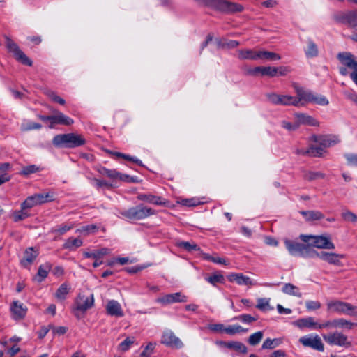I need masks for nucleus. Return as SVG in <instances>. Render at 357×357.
I'll use <instances>...</instances> for the list:
<instances>
[{"instance_id": "obj_1", "label": "nucleus", "mask_w": 357, "mask_h": 357, "mask_svg": "<svg viewBox=\"0 0 357 357\" xmlns=\"http://www.w3.org/2000/svg\"><path fill=\"white\" fill-rule=\"evenodd\" d=\"M52 144L56 147L73 149L84 145L86 139L83 135L74 132L59 134L54 137Z\"/></svg>"}, {"instance_id": "obj_2", "label": "nucleus", "mask_w": 357, "mask_h": 357, "mask_svg": "<svg viewBox=\"0 0 357 357\" xmlns=\"http://www.w3.org/2000/svg\"><path fill=\"white\" fill-rule=\"evenodd\" d=\"M119 213L128 220H140L155 215V211L151 208L145 206L143 204H139L128 210L121 211Z\"/></svg>"}, {"instance_id": "obj_3", "label": "nucleus", "mask_w": 357, "mask_h": 357, "mask_svg": "<svg viewBox=\"0 0 357 357\" xmlns=\"http://www.w3.org/2000/svg\"><path fill=\"white\" fill-rule=\"evenodd\" d=\"M300 239L311 247H315L319 249H334L335 245L331 241L329 236H313L301 234Z\"/></svg>"}, {"instance_id": "obj_4", "label": "nucleus", "mask_w": 357, "mask_h": 357, "mask_svg": "<svg viewBox=\"0 0 357 357\" xmlns=\"http://www.w3.org/2000/svg\"><path fill=\"white\" fill-rule=\"evenodd\" d=\"M284 245L289 254L293 256H301L305 258L312 257L314 250L310 248L307 243L303 244L292 240L286 239Z\"/></svg>"}, {"instance_id": "obj_5", "label": "nucleus", "mask_w": 357, "mask_h": 357, "mask_svg": "<svg viewBox=\"0 0 357 357\" xmlns=\"http://www.w3.org/2000/svg\"><path fill=\"white\" fill-rule=\"evenodd\" d=\"M328 311L336 312L338 314H344L350 316H357V307L351 303L334 300L328 302Z\"/></svg>"}, {"instance_id": "obj_6", "label": "nucleus", "mask_w": 357, "mask_h": 357, "mask_svg": "<svg viewBox=\"0 0 357 357\" xmlns=\"http://www.w3.org/2000/svg\"><path fill=\"white\" fill-rule=\"evenodd\" d=\"M333 19L337 23L346 25L350 29L357 30V14L356 9L339 11L334 14Z\"/></svg>"}, {"instance_id": "obj_7", "label": "nucleus", "mask_w": 357, "mask_h": 357, "mask_svg": "<svg viewBox=\"0 0 357 357\" xmlns=\"http://www.w3.org/2000/svg\"><path fill=\"white\" fill-rule=\"evenodd\" d=\"M6 46L15 59L24 65L31 66L32 61L20 49L19 46L8 37L6 38Z\"/></svg>"}, {"instance_id": "obj_8", "label": "nucleus", "mask_w": 357, "mask_h": 357, "mask_svg": "<svg viewBox=\"0 0 357 357\" xmlns=\"http://www.w3.org/2000/svg\"><path fill=\"white\" fill-rule=\"evenodd\" d=\"M323 338L330 345H337L346 348L351 346V342L348 340V337L341 332L335 331L324 334Z\"/></svg>"}, {"instance_id": "obj_9", "label": "nucleus", "mask_w": 357, "mask_h": 357, "mask_svg": "<svg viewBox=\"0 0 357 357\" xmlns=\"http://www.w3.org/2000/svg\"><path fill=\"white\" fill-rule=\"evenodd\" d=\"M53 200V194L50 192L47 193H38L28 197L22 202L23 208H31L38 204H44L45 202Z\"/></svg>"}, {"instance_id": "obj_10", "label": "nucleus", "mask_w": 357, "mask_h": 357, "mask_svg": "<svg viewBox=\"0 0 357 357\" xmlns=\"http://www.w3.org/2000/svg\"><path fill=\"white\" fill-rule=\"evenodd\" d=\"M337 59L342 66L351 70V73H357V56L352 53L349 52H339L337 54Z\"/></svg>"}, {"instance_id": "obj_11", "label": "nucleus", "mask_w": 357, "mask_h": 357, "mask_svg": "<svg viewBox=\"0 0 357 357\" xmlns=\"http://www.w3.org/2000/svg\"><path fill=\"white\" fill-rule=\"evenodd\" d=\"M314 257H318L320 259L328 263L329 264L341 266L340 259L344 258V255L342 254H337L335 252H327L325 251L318 252L317 251L314 250L312 258Z\"/></svg>"}, {"instance_id": "obj_12", "label": "nucleus", "mask_w": 357, "mask_h": 357, "mask_svg": "<svg viewBox=\"0 0 357 357\" xmlns=\"http://www.w3.org/2000/svg\"><path fill=\"white\" fill-rule=\"evenodd\" d=\"M299 342L305 347H310L319 351H324V346L318 335H308L301 337Z\"/></svg>"}, {"instance_id": "obj_13", "label": "nucleus", "mask_w": 357, "mask_h": 357, "mask_svg": "<svg viewBox=\"0 0 357 357\" xmlns=\"http://www.w3.org/2000/svg\"><path fill=\"white\" fill-rule=\"evenodd\" d=\"M268 100L274 105L298 106V100L296 97L287 95H279L276 93L267 94Z\"/></svg>"}, {"instance_id": "obj_14", "label": "nucleus", "mask_w": 357, "mask_h": 357, "mask_svg": "<svg viewBox=\"0 0 357 357\" xmlns=\"http://www.w3.org/2000/svg\"><path fill=\"white\" fill-rule=\"evenodd\" d=\"M188 301V297L181 292L165 294L162 297L158 298L156 302L163 305H169L175 303H185Z\"/></svg>"}, {"instance_id": "obj_15", "label": "nucleus", "mask_w": 357, "mask_h": 357, "mask_svg": "<svg viewBox=\"0 0 357 357\" xmlns=\"http://www.w3.org/2000/svg\"><path fill=\"white\" fill-rule=\"evenodd\" d=\"M161 342L168 347L176 349H180L183 346L181 340L171 331H165L163 333Z\"/></svg>"}, {"instance_id": "obj_16", "label": "nucleus", "mask_w": 357, "mask_h": 357, "mask_svg": "<svg viewBox=\"0 0 357 357\" xmlns=\"http://www.w3.org/2000/svg\"><path fill=\"white\" fill-rule=\"evenodd\" d=\"M294 116L298 128L301 125H306L310 126H319V122L312 116L305 113H295Z\"/></svg>"}, {"instance_id": "obj_17", "label": "nucleus", "mask_w": 357, "mask_h": 357, "mask_svg": "<svg viewBox=\"0 0 357 357\" xmlns=\"http://www.w3.org/2000/svg\"><path fill=\"white\" fill-rule=\"evenodd\" d=\"M106 312L110 316L122 317L124 315L123 311L120 303L115 300H110L107 302Z\"/></svg>"}, {"instance_id": "obj_18", "label": "nucleus", "mask_w": 357, "mask_h": 357, "mask_svg": "<svg viewBox=\"0 0 357 357\" xmlns=\"http://www.w3.org/2000/svg\"><path fill=\"white\" fill-rule=\"evenodd\" d=\"M293 324L301 329L307 328L312 330H318V322L315 321L314 318L312 317L299 319L294 321Z\"/></svg>"}, {"instance_id": "obj_19", "label": "nucleus", "mask_w": 357, "mask_h": 357, "mask_svg": "<svg viewBox=\"0 0 357 357\" xmlns=\"http://www.w3.org/2000/svg\"><path fill=\"white\" fill-rule=\"evenodd\" d=\"M94 304L93 294L89 296L79 295L77 301V309L80 311H86L91 308Z\"/></svg>"}, {"instance_id": "obj_20", "label": "nucleus", "mask_w": 357, "mask_h": 357, "mask_svg": "<svg viewBox=\"0 0 357 357\" xmlns=\"http://www.w3.org/2000/svg\"><path fill=\"white\" fill-rule=\"evenodd\" d=\"M229 281L236 282L238 285L253 286L255 283L248 276L242 273H231L227 276Z\"/></svg>"}, {"instance_id": "obj_21", "label": "nucleus", "mask_w": 357, "mask_h": 357, "mask_svg": "<svg viewBox=\"0 0 357 357\" xmlns=\"http://www.w3.org/2000/svg\"><path fill=\"white\" fill-rule=\"evenodd\" d=\"M38 255V251L35 250L33 248H27L24 252L23 259L20 261L21 265L24 268H29Z\"/></svg>"}, {"instance_id": "obj_22", "label": "nucleus", "mask_w": 357, "mask_h": 357, "mask_svg": "<svg viewBox=\"0 0 357 357\" xmlns=\"http://www.w3.org/2000/svg\"><path fill=\"white\" fill-rule=\"evenodd\" d=\"M217 344L225 347L230 349H234L241 354H246L248 352L247 347L243 343L238 341H219L217 342Z\"/></svg>"}, {"instance_id": "obj_23", "label": "nucleus", "mask_w": 357, "mask_h": 357, "mask_svg": "<svg viewBox=\"0 0 357 357\" xmlns=\"http://www.w3.org/2000/svg\"><path fill=\"white\" fill-rule=\"evenodd\" d=\"M13 318L15 319H22L25 317L27 308L19 301H13L10 307Z\"/></svg>"}, {"instance_id": "obj_24", "label": "nucleus", "mask_w": 357, "mask_h": 357, "mask_svg": "<svg viewBox=\"0 0 357 357\" xmlns=\"http://www.w3.org/2000/svg\"><path fill=\"white\" fill-rule=\"evenodd\" d=\"M316 142L322 147L326 148L338 144L340 140L338 137L335 135H321L316 139Z\"/></svg>"}, {"instance_id": "obj_25", "label": "nucleus", "mask_w": 357, "mask_h": 357, "mask_svg": "<svg viewBox=\"0 0 357 357\" xmlns=\"http://www.w3.org/2000/svg\"><path fill=\"white\" fill-rule=\"evenodd\" d=\"M137 199L140 201H144L158 206L165 204V202L161 197L155 196L152 194H139Z\"/></svg>"}, {"instance_id": "obj_26", "label": "nucleus", "mask_w": 357, "mask_h": 357, "mask_svg": "<svg viewBox=\"0 0 357 357\" xmlns=\"http://www.w3.org/2000/svg\"><path fill=\"white\" fill-rule=\"evenodd\" d=\"M52 264L49 262L40 265L38 267V273L34 277V280L38 282L43 281L47 277L48 273L52 269Z\"/></svg>"}, {"instance_id": "obj_27", "label": "nucleus", "mask_w": 357, "mask_h": 357, "mask_svg": "<svg viewBox=\"0 0 357 357\" xmlns=\"http://www.w3.org/2000/svg\"><path fill=\"white\" fill-rule=\"evenodd\" d=\"M324 152V148L320 145L319 146H310L307 150H300L297 151L298 154L303 155H308L312 157H321Z\"/></svg>"}, {"instance_id": "obj_28", "label": "nucleus", "mask_w": 357, "mask_h": 357, "mask_svg": "<svg viewBox=\"0 0 357 357\" xmlns=\"http://www.w3.org/2000/svg\"><path fill=\"white\" fill-rule=\"evenodd\" d=\"M259 55V51L256 52L252 50L245 49V50H239L238 51V58L239 59H250V60H257Z\"/></svg>"}, {"instance_id": "obj_29", "label": "nucleus", "mask_w": 357, "mask_h": 357, "mask_svg": "<svg viewBox=\"0 0 357 357\" xmlns=\"http://www.w3.org/2000/svg\"><path fill=\"white\" fill-rule=\"evenodd\" d=\"M109 254V250L106 248L100 250H93L92 252H84V256L86 258H93L95 259H100L103 256Z\"/></svg>"}, {"instance_id": "obj_30", "label": "nucleus", "mask_w": 357, "mask_h": 357, "mask_svg": "<svg viewBox=\"0 0 357 357\" xmlns=\"http://www.w3.org/2000/svg\"><path fill=\"white\" fill-rule=\"evenodd\" d=\"M296 93L298 97H296V100H298V105L302 100L305 102H312L314 93L311 91H306L303 90L302 89H298L296 90Z\"/></svg>"}, {"instance_id": "obj_31", "label": "nucleus", "mask_w": 357, "mask_h": 357, "mask_svg": "<svg viewBox=\"0 0 357 357\" xmlns=\"http://www.w3.org/2000/svg\"><path fill=\"white\" fill-rule=\"evenodd\" d=\"M301 213L307 221L319 220L324 218V215L318 211H303Z\"/></svg>"}, {"instance_id": "obj_32", "label": "nucleus", "mask_w": 357, "mask_h": 357, "mask_svg": "<svg viewBox=\"0 0 357 357\" xmlns=\"http://www.w3.org/2000/svg\"><path fill=\"white\" fill-rule=\"evenodd\" d=\"M83 243L82 239L79 238H68L66 242L63 245V248L64 249L68 250H75L77 248H79L82 245Z\"/></svg>"}, {"instance_id": "obj_33", "label": "nucleus", "mask_w": 357, "mask_h": 357, "mask_svg": "<svg viewBox=\"0 0 357 357\" xmlns=\"http://www.w3.org/2000/svg\"><path fill=\"white\" fill-rule=\"evenodd\" d=\"M282 291L286 294L294 296L298 298L302 296V294L298 291V288L291 283H286L283 286Z\"/></svg>"}, {"instance_id": "obj_34", "label": "nucleus", "mask_w": 357, "mask_h": 357, "mask_svg": "<svg viewBox=\"0 0 357 357\" xmlns=\"http://www.w3.org/2000/svg\"><path fill=\"white\" fill-rule=\"evenodd\" d=\"M281 56L275 52L268 51H259L258 59H264L267 61L280 60Z\"/></svg>"}, {"instance_id": "obj_35", "label": "nucleus", "mask_w": 357, "mask_h": 357, "mask_svg": "<svg viewBox=\"0 0 357 357\" xmlns=\"http://www.w3.org/2000/svg\"><path fill=\"white\" fill-rule=\"evenodd\" d=\"M307 57H316L319 54L317 45L310 39L307 41V48L305 51Z\"/></svg>"}, {"instance_id": "obj_36", "label": "nucleus", "mask_w": 357, "mask_h": 357, "mask_svg": "<svg viewBox=\"0 0 357 357\" xmlns=\"http://www.w3.org/2000/svg\"><path fill=\"white\" fill-rule=\"evenodd\" d=\"M248 331L247 328H244L240 325H229L226 326L225 333L230 335H234L237 333H247Z\"/></svg>"}, {"instance_id": "obj_37", "label": "nucleus", "mask_w": 357, "mask_h": 357, "mask_svg": "<svg viewBox=\"0 0 357 357\" xmlns=\"http://www.w3.org/2000/svg\"><path fill=\"white\" fill-rule=\"evenodd\" d=\"M206 280L211 284L213 286H215L218 283H224L225 278L222 274L220 273H215L211 275L206 278Z\"/></svg>"}, {"instance_id": "obj_38", "label": "nucleus", "mask_w": 357, "mask_h": 357, "mask_svg": "<svg viewBox=\"0 0 357 357\" xmlns=\"http://www.w3.org/2000/svg\"><path fill=\"white\" fill-rule=\"evenodd\" d=\"M270 298H261L257 299L256 307L261 311H269L273 309L270 305Z\"/></svg>"}, {"instance_id": "obj_39", "label": "nucleus", "mask_w": 357, "mask_h": 357, "mask_svg": "<svg viewBox=\"0 0 357 357\" xmlns=\"http://www.w3.org/2000/svg\"><path fill=\"white\" fill-rule=\"evenodd\" d=\"M97 171L102 175L106 176L110 178L116 179L119 175V172L116 169H109L104 167H100L97 169Z\"/></svg>"}, {"instance_id": "obj_40", "label": "nucleus", "mask_w": 357, "mask_h": 357, "mask_svg": "<svg viewBox=\"0 0 357 357\" xmlns=\"http://www.w3.org/2000/svg\"><path fill=\"white\" fill-rule=\"evenodd\" d=\"M354 326H356V324L349 321L343 318L335 319V328H342L350 330Z\"/></svg>"}, {"instance_id": "obj_41", "label": "nucleus", "mask_w": 357, "mask_h": 357, "mask_svg": "<svg viewBox=\"0 0 357 357\" xmlns=\"http://www.w3.org/2000/svg\"><path fill=\"white\" fill-rule=\"evenodd\" d=\"M55 114H57V123L64 126H70L74 123L73 119L66 116L62 112L59 111H54Z\"/></svg>"}, {"instance_id": "obj_42", "label": "nucleus", "mask_w": 357, "mask_h": 357, "mask_svg": "<svg viewBox=\"0 0 357 357\" xmlns=\"http://www.w3.org/2000/svg\"><path fill=\"white\" fill-rule=\"evenodd\" d=\"M74 223H70L68 225H61L57 227H54L51 229V232L58 235H63L68 231L70 230L74 227Z\"/></svg>"}, {"instance_id": "obj_43", "label": "nucleus", "mask_w": 357, "mask_h": 357, "mask_svg": "<svg viewBox=\"0 0 357 357\" xmlns=\"http://www.w3.org/2000/svg\"><path fill=\"white\" fill-rule=\"evenodd\" d=\"M69 289L67 283L62 284L56 290L55 296L59 300H64L69 292Z\"/></svg>"}, {"instance_id": "obj_44", "label": "nucleus", "mask_w": 357, "mask_h": 357, "mask_svg": "<svg viewBox=\"0 0 357 357\" xmlns=\"http://www.w3.org/2000/svg\"><path fill=\"white\" fill-rule=\"evenodd\" d=\"M28 208H23L21 204V210L15 211L13 214V218L15 222L23 220L29 216V213L26 211Z\"/></svg>"}, {"instance_id": "obj_45", "label": "nucleus", "mask_w": 357, "mask_h": 357, "mask_svg": "<svg viewBox=\"0 0 357 357\" xmlns=\"http://www.w3.org/2000/svg\"><path fill=\"white\" fill-rule=\"evenodd\" d=\"M258 319V317H252L248 314H243L233 318V320H238L243 323L250 324Z\"/></svg>"}, {"instance_id": "obj_46", "label": "nucleus", "mask_w": 357, "mask_h": 357, "mask_svg": "<svg viewBox=\"0 0 357 357\" xmlns=\"http://www.w3.org/2000/svg\"><path fill=\"white\" fill-rule=\"evenodd\" d=\"M263 338V332L258 331L252 334L248 338V343L252 346L258 344Z\"/></svg>"}, {"instance_id": "obj_47", "label": "nucleus", "mask_w": 357, "mask_h": 357, "mask_svg": "<svg viewBox=\"0 0 357 357\" xmlns=\"http://www.w3.org/2000/svg\"><path fill=\"white\" fill-rule=\"evenodd\" d=\"M324 174L320 172H305L303 177L305 180L312 181L314 180L324 178Z\"/></svg>"}, {"instance_id": "obj_48", "label": "nucleus", "mask_w": 357, "mask_h": 357, "mask_svg": "<svg viewBox=\"0 0 357 357\" xmlns=\"http://www.w3.org/2000/svg\"><path fill=\"white\" fill-rule=\"evenodd\" d=\"M45 94L47 96H48L52 101L57 102L60 105H65L66 101L63 98H61L60 96H57L56 93L51 90H47L45 91Z\"/></svg>"}, {"instance_id": "obj_49", "label": "nucleus", "mask_w": 357, "mask_h": 357, "mask_svg": "<svg viewBox=\"0 0 357 357\" xmlns=\"http://www.w3.org/2000/svg\"><path fill=\"white\" fill-rule=\"evenodd\" d=\"M45 94L47 96H48L52 101L57 102L60 105H65L66 101L63 98H61L60 96H57L56 93L51 90H47L45 91Z\"/></svg>"}, {"instance_id": "obj_50", "label": "nucleus", "mask_w": 357, "mask_h": 357, "mask_svg": "<svg viewBox=\"0 0 357 357\" xmlns=\"http://www.w3.org/2000/svg\"><path fill=\"white\" fill-rule=\"evenodd\" d=\"M40 169V167L35 165H28L22 168L20 174L24 176H29L39 172Z\"/></svg>"}, {"instance_id": "obj_51", "label": "nucleus", "mask_w": 357, "mask_h": 357, "mask_svg": "<svg viewBox=\"0 0 357 357\" xmlns=\"http://www.w3.org/2000/svg\"><path fill=\"white\" fill-rule=\"evenodd\" d=\"M180 248L185 249L187 251L199 250V247L195 243H190L188 241H181L178 243Z\"/></svg>"}, {"instance_id": "obj_52", "label": "nucleus", "mask_w": 357, "mask_h": 357, "mask_svg": "<svg viewBox=\"0 0 357 357\" xmlns=\"http://www.w3.org/2000/svg\"><path fill=\"white\" fill-rule=\"evenodd\" d=\"M342 217L345 221L351 222H357V215L348 210L342 213Z\"/></svg>"}, {"instance_id": "obj_53", "label": "nucleus", "mask_w": 357, "mask_h": 357, "mask_svg": "<svg viewBox=\"0 0 357 357\" xmlns=\"http://www.w3.org/2000/svg\"><path fill=\"white\" fill-rule=\"evenodd\" d=\"M134 342L135 340L133 337H127L119 345V349L121 351H126L127 350L129 349V348L134 343Z\"/></svg>"}, {"instance_id": "obj_54", "label": "nucleus", "mask_w": 357, "mask_h": 357, "mask_svg": "<svg viewBox=\"0 0 357 357\" xmlns=\"http://www.w3.org/2000/svg\"><path fill=\"white\" fill-rule=\"evenodd\" d=\"M98 230V227L95 225H89L81 227L77 230V231L81 233H86L87 234L95 233Z\"/></svg>"}, {"instance_id": "obj_55", "label": "nucleus", "mask_w": 357, "mask_h": 357, "mask_svg": "<svg viewBox=\"0 0 357 357\" xmlns=\"http://www.w3.org/2000/svg\"><path fill=\"white\" fill-rule=\"evenodd\" d=\"M312 102L319 105L326 106L328 105L329 102L328 99L324 96H319L314 93Z\"/></svg>"}, {"instance_id": "obj_56", "label": "nucleus", "mask_w": 357, "mask_h": 357, "mask_svg": "<svg viewBox=\"0 0 357 357\" xmlns=\"http://www.w3.org/2000/svg\"><path fill=\"white\" fill-rule=\"evenodd\" d=\"M181 204L183 206L193 207V206H198L199 204H201V202L197 198H190V199H182L181 202Z\"/></svg>"}, {"instance_id": "obj_57", "label": "nucleus", "mask_w": 357, "mask_h": 357, "mask_svg": "<svg viewBox=\"0 0 357 357\" xmlns=\"http://www.w3.org/2000/svg\"><path fill=\"white\" fill-rule=\"evenodd\" d=\"M261 75L269 76V77H275L277 75V70L276 67L272 66H263V70Z\"/></svg>"}, {"instance_id": "obj_58", "label": "nucleus", "mask_w": 357, "mask_h": 357, "mask_svg": "<svg viewBox=\"0 0 357 357\" xmlns=\"http://www.w3.org/2000/svg\"><path fill=\"white\" fill-rule=\"evenodd\" d=\"M321 306V303L317 301H307L305 302V307L309 311L318 310Z\"/></svg>"}, {"instance_id": "obj_59", "label": "nucleus", "mask_w": 357, "mask_h": 357, "mask_svg": "<svg viewBox=\"0 0 357 357\" xmlns=\"http://www.w3.org/2000/svg\"><path fill=\"white\" fill-rule=\"evenodd\" d=\"M344 158L349 165L357 167V154L346 153Z\"/></svg>"}, {"instance_id": "obj_60", "label": "nucleus", "mask_w": 357, "mask_h": 357, "mask_svg": "<svg viewBox=\"0 0 357 357\" xmlns=\"http://www.w3.org/2000/svg\"><path fill=\"white\" fill-rule=\"evenodd\" d=\"M225 328L226 326H225L222 324H215L208 325V328L213 332H225Z\"/></svg>"}, {"instance_id": "obj_61", "label": "nucleus", "mask_w": 357, "mask_h": 357, "mask_svg": "<svg viewBox=\"0 0 357 357\" xmlns=\"http://www.w3.org/2000/svg\"><path fill=\"white\" fill-rule=\"evenodd\" d=\"M276 341L275 339L271 340L270 338L266 339L262 344V349H273L278 344H275V342Z\"/></svg>"}, {"instance_id": "obj_62", "label": "nucleus", "mask_w": 357, "mask_h": 357, "mask_svg": "<svg viewBox=\"0 0 357 357\" xmlns=\"http://www.w3.org/2000/svg\"><path fill=\"white\" fill-rule=\"evenodd\" d=\"M282 126L289 131L296 130L298 128V126L296 121L294 124H292L290 122L283 121L282 122Z\"/></svg>"}, {"instance_id": "obj_63", "label": "nucleus", "mask_w": 357, "mask_h": 357, "mask_svg": "<svg viewBox=\"0 0 357 357\" xmlns=\"http://www.w3.org/2000/svg\"><path fill=\"white\" fill-rule=\"evenodd\" d=\"M154 344L153 343H149L145 349L142 352V357H149V354L153 351Z\"/></svg>"}, {"instance_id": "obj_64", "label": "nucleus", "mask_w": 357, "mask_h": 357, "mask_svg": "<svg viewBox=\"0 0 357 357\" xmlns=\"http://www.w3.org/2000/svg\"><path fill=\"white\" fill-rule=\"evenodd\" d=\"M326 328H335V319L331 321H326L323 324L318 323V330Z\"/></svg>"}]
</instances>
